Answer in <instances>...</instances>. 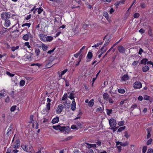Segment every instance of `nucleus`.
<instances>
[{
    "instance_id": "37",
    "label": "nucleus",
    "mask_w": 153,
    "mask_h": 153,
    "mask_svg": "<svg viewBox=\"0 0 153 153\" xmlns=\"http://www.w3.org/2000/svg\"><path fill=\"white\" fill-rule=\"evenodd\" d=\"M31 24L30 23H26L24 24H23L22 25V27H24L25 26H27L28 27H30Z\"/></svg>"
},
{
    "instance_id": "25",
    "label": "nucleus",
    "mask_w": 153,
    "mask_h": 153,
    "mask_svg": "<svg viewBox=\"0 0 153 153\" xmlns=\"http://www.w3.org/2000/svg\"><path fill=\"white\" fill-rule=\"evenodd\" d=\"M94 99H92L89 101L88 103V105L90 107H91L93 106L94 104Z\"/></svg>"
},
{
    "instance_id": "32",
    "label": "nucleus",
    "mask_w": 153,
    "mask_h": 153,
    "mask_svg": "<svg viewBox=\"0 0 153 153\" xmlns=\"http://www.w3.org/2000/svg\"><path fill=\"white\" fill-rule=\"evenodd\" d=\"M106 110L107 114L108 115H110V114H112V109H107Z\"/></svg>"
},
{
    "instance_id": "20",
    "label": "nucleus",
    "mask_w": 153,
    "mask_h": 153,
    "mask_svg": "<svg viewBox=\"0 0 153 153\" xmlns=\"http://www.w3.org/2000/svg\"><path fill=\"white\" fill-rule=\"evenodd\" d=\"M5 20V26L8 27L10 25V21L8 19H6Z\"/></svg>"
},
{
    "instance_id": "2",
    "label": "nucleus",
    "mask_w": 153,
    "mask_h": 153,
    "mask_svg": "<svg viewBox=\"0 0 153 153\" xmlns=\"http://www.w3.org/2000/svg\"><path fill=\"white\" fill-rule=\"evenodd\" d=\"M27 31V33L24 35L22 36V39L26 41H28L29 39L30 38H33V36L31 34V33Z\"/></svg>"
},
{
    "instance_id": "40",
    "label": "nucleus",
    "mask_w": 153,
    "mask_h": 153,
    "mask_svg": "<svg viewBox=\"0 0 153 153\" xmlns=\"http://www.w3.org/2000/svg\"><path fill=\"white\" fill-rule=\"evenodd\" d=\"M76 124L77 127H78L80 128H81L82 127V125L79 122H77Z\"/></svg>"
},
{
    "instance_id": "48",
    "label": "nucleus",
    "mask_w": 153,
    "mask_h": 153,
    "mask_svg": "<svg viewBox=\"0 0 153 153\" xmlns=\"http://www.w3.org/2000/svg\"><path fill=\"white\" fill-rule=\"evenodd\" d=\"M152 139H150L149 140H148L147 142V145H149L151 144L152 142Z\"/></svg>"
},
{
    "instance_id": "18",
    "label": "nucleus",
    "mask_w": 153,
    "mask_h": 153,
    "mask_svg": "<svg viewBox=\"0 0 153 153\" xmlns=\"http://www.w3.org/2000/svg\"><path fill=\"white\" fill-rule=\"evenodd\" d=\"M21 147L22 149L26 152H29L30 150V149H28L27 148V146L25 145H22L21 146Z\"/></svg>"
},
{
    "instance_id": "34",
    "label": "nucleus",
    "mask_w": 153,
    "mask_h": 153,
    "mask_svg": "<svg viewBox=\"0 0 153 153\" xmlns=\"http://www.w3.org/2000/svg\"><path fill=\"white\" fill-rule=\"evenodd\" d=\"M12 149V147L11 146L7 150L6 153H11Z\"/></svg>"
},
{
    "instance_id": "3",
    "label": "nucleus",
    "mask_w": 153,
    "mask_h": 153,
    "mask_svg": "<svg viewBox=\"0 0 153 153\" xmlns=\"http://www.w3.org/2000/svg\"><path fill=\"white\" fill-rule=\"evenodd\" d=\"M109 123L110 126L112 128L115 127L117 124L116 120L113 118L110 119L109 120Z\"/></svg>"
},
{
    "instance_id": "56",
    "label": "nucleus",
    "mask_w": 153,
    "mask_h": 153,
    "mask_svg": "<svg viewBox=\"0 0 153 153\" xmlns=\"http://www.w3.org/2000/svg\"><path fill=\"white\" fill-rule=\"evenodd\" d=\"M85 144L87 145H85L86 147L88 149L91 148V144H89L88 143H85Z\"/></svg>"
},
{
    "instance_id": "12",
    "label": "nucleus",
    "mask_w": 153,
    "mask_h": 153,
    "mask_svg": "<svg viewBox=\"0 0 153 153\" xmlns=\"http://www.w3.org/2000/svg\"><path fill=\"white\" fill-rule=\"evenodd\" d=\"M76 107V104L74 99L73 100L71 104V109L73 111L75 110Z\"/></svg>"
},
{
    "instance_id": "19",
    "label": "nucleus",
    "mask_w": 153,
    "mask_h": 153,
    "mask_svg": "<svg viewBox=\"0 0 153 153\" xmlns=\"http://www.w3.org/2000/svg\"><path fill=\"white\" fill-rule=\"evenodd\" d=\"M103 16L106 18L108 21H109L110 20L109 18V16L108 13L106 12H104Z\"/></svg>"
},
{
    "instance_id": "46",
    "label": "nucleus",
    "mask_w": 153,
    "mask_h": 153,
    "mask_svg": "<svg viewBox=\"0 0 153 153\" xmlns=\"http://www.w3.org/2000/svg\"><path fill=\"white\" fill-rule=\"evenodd\" d=\"M6 74L7 75L10 76V77L13 76L15 75L14 74H11L9 71H7L6 72Z\"/></svg>"
},
{
    "instance_id": "59",
    "label": "nucleus",
    "mask_w": 153,
    "mask_h": 153,
    "mask_svg": "<svg viewBox=\"0 0 153 153\" xmlns=\"http://www.w3.org/2000/svg\"><path fill=\"white\" fill-rule=\"evenodd\" d=\"M140 7L141 8L143 9L146 7V5L144 3L140 4Z\"/></svg>"
},
{
    "instance_id": "55",
    "label": "nucleus",
    "mask_w": 153,
    "mask_h": 153,
    "mask_svg": "<svg viewBox=\"0 0 153 153\" xmlns=\"http://www.w3.org/2000/svg\"><path fill=\"white\" fill-rule=\"evenodd\" d=\"M25 45L26 46H27V47L28 48H30L31 47L30 46L29 44V43L28 42H27L25 43Z\"/></svg>"
},
{
    "instance_id": "44",
    "label": "nucleus",
    "mask_w": 153,
    "mask_h": 153,
    "mask_svg": "<svg viewBox=\"0 0 153 153\" xmlns=\"http://www.w3.org/2000/svg\"><path fill=\"white\" fill-rule=\"evenodd\" d=\"M53 59L52 57L51 56L50 57L49 59H48V60H47L46 61H48V62H49V63H50L51 62L53 61Z\"/></svg>"
},
{
    "instance_id": "57",
    "label": "nucleus",
    "mask_w": 153,
    "mask_h": 153,
    "mask_svg": "<svg viewBox=\"0 0 153 153\" xmlns=\"http://www.w3.org/2000/svg\"><path fill=\"white\" fill-rule=\"evenodd\" d=\"M68 71V69H66L63 71H62L61 72V75H64L67 71Z\"/></svg>"
},
{
    "instance_id": "33",
    "label": "nucleus",
    "mask_w": 153,
    "mask_h": 153,
    "mask_svg": "<svg viewBox=\"0 0 153 153\" xmlns=\"http://www.w3.org/2000/svg\"><path fill=\"white\" fill-rule=\"evenodd\" d=\"M118 91L120 93L124 94L125 92V90L122 88H119L118 90Z\"/></svg>"
},
{
    "instance_id": "58",
    "label": "nucleus",
    "mask_w": 153,
    "mask_h": 153,
    "mask_svg": "<svg viewBox=\"0 0 153 153\" xmlns=\"http://www.w3.org/2000/svg\"><path fill=\"white\" fill-rule=\"evenodd\" d=\"M146 131L147 132V133H150L152 131V128L151 127L148 128L146 129Z\"/></svg>"
},
{
    "instance_id": "11",
    "label": "nucleus",
    "mask_w": 153,
    "mask_h": 153,
    "mask_svg": "<svg viewBox=\"0 0 153 153\" xmlns=\"http://www.w3.org/2000/svg\"><path fill=\"white\" fill-rule=\"evenodd\" d=\"M116 143L117 146L119 144H120V146H125L128 145V143L127 142L124 143L121 142H116Z\"/></svg>"
},
{
    "instance_id": "30",
    "label": "nucleus",
    "mask_w": 153,
    "mask_h": 153,
    "mask_svg": "<svg viewBox=\"0 0 153 153\" xmlns=\"http://www.w3.org/2000/svg\"><path fill=\"white\" fill-rule=\"evenodd\" d=\"M4 46L6 49H9L10 48V46L8 44L6 43H4L3 44Z\"/></svg>"
},
{
    "instance_id": "63",
    "label": "nucleus",
    "mask_w": 153,
    "mask_h": 153,
    "mask_svg": "<svg viewBox=\"0 0 153 153\" xmlns=\"http://www.w3.org/2000/svg\"><path fill=\"white\" fill-rule=\"evenodd\" d=\"M145 31V30H143L142 28H141L139 31V32L141 33V34H143L144 33Z\"/></svg>"
},
{
    "instance_id": "50",
    "label": "nucleus",
    "mask_w": 153,
    "mask_h": 153,
    "mask_svg": "<svg viewBox=\"0 0 153 153\" xmlns=\"http://www.w3.org/2000/svg\"><path fill=\"white\" fill-rule=\"evenodd\" d=\"M84 56L83 54H81L79 57L78 58V60L79 62H80L82 58Z\"/></svg>"
},
{
    "instance_id": "8",
    "label": "nucleus",
    "mask_w": 153,
    "mask_h": 153,
    "mask_svg": "<svg viewBox=\"0 0 153 153\" xmlns=\"http://www.w3.org/2000/svg\"><path fill=\"white\" fill-rule=\"evenodd\" d=\"M67 97L68 98H69L71 100H74V93H73L72 92L69 91L67 93Z\"/></svg>"
},
{
    "instance_id": "17",
    "label": "nucleus",
    "mask_w": 153,
    "mask_h": 153,
    "mask_svg": "<svg viewBox=\"0 0 153 153\" xmlns=\"http://www.w3.org/2000/svg\"><path fill=\"white\" fill-rule=\"evenodd\" d=\"M59 120V118L58 117H56L54 118L52 120V123L54 124L57 123Z\"/></svg>"
},
{
    "instance_id": "36",
    "label": "nucleus",
    "mask_w": 153,
    "mask_h": 153,
    "mask_svg": "<svg viewBox=\"0 0 153 153\" xmlns=\"http://www.w3.org/2000/svg\"><path fill=\"white\" fill-rule=\"evenodd\" d=\"M150 97L147 95H145L144 96V99L147 100H149V99Z\"/></svg>"
},
{
    "instance_id": "35",
    "label": "nucleus",
    "mask_w": 153,
    "mask_h": 153,
    "mask_svg": "<svg viewBox=\"0 0 153 153\" xmlns=\"http://www.w3.org/2000/svg\"><path fill=\"white\" fill-rule=\"evenodd\" d=\"M19 83L20 86H23L25 84V82L24 80H22L20 81Z\"/></svg>"
},
{
    "instance_id": "39",
    "label": "nucleus",
    "mask_w": 153,
    "mask_h": 153,
    "mask_svg": "<svg viewBox=\"0 0 153 153\" xmlns=\"http://www.w3.org/2000/svg\"><path fill=\"white\" fill-rule=\"evenodd\" d=\"M147 149V146H144L143 147L142 152L143 153H145Z\"/></svg>"
},
{
    "instance_id": "13",
    "label": "nucleus",
    "mask_w": 153,
    "mask_h": 153,
    "mask_svg": "<svg viewBox=\"0 0 153 153\" xmlns=\"http://www.w3.org/2000/svg\"><path fill=\"white\" fill-rule=\"evenodd\" d=\"M103 98L106 100H108L109 98V95L107 93H105L102 95Z\"/></svg>"
},
{
    "instance_id": "4",
    "label": "nucleus",
    "mask_w": 153,
    "mask_h": 153,
    "mask_svg": "<svg viewBox=\"0 0 153 153\" xmlns=\"http://www.w3.org/2000/svg\"><path fill=\"white\" fill-rule=\"evenodd\" d=\"M133 87L136 89L140 88L142 87V84L140 82L136 81L134 83Z\"/></svg>"
},
{
    "instance_id": "21",
    "label": "nucleus",
    "mask_w": 153,
    "mask_h": 153,
    "mask_svg": "<svg viewBox=\"0 0 153 153\" xmlns=\"http://www.w3.org/2000/svg\"><path fill=\"white\" fill-rule=\"evenodd\" d=\"M148 60L147 59H143L140 62V64H143L145 65H146V64H147V62Z\"/></svg>"
},
{
    "instance_id": "38",
    "label": "nucleus",
    "mask_w": 153,
    "mask_h": 153,
    "mask_svg": "<svg viewBox=\"0 0 153 153\" xmlns=\"http://www.w3.org/2000/svg\"><path fill=\"white\" fill-rule=\"evenodd\" d=\"M67 93H65L64 94L63 96L62 97V100H65L67 98Z\"/></svg>"
},
{
    "instance_id": "28",
    "label": "nucleus",
    "mask_w": 153,
    "mask_h": 153,
    "mask_svg": "<svg viewBox=\"0 0 153 153\" xmlns=\"http://www.w3.org/2000/svg\"><path fill=\"white\" fill-rule=\"evenodd\" d=\"M93 56V54L91 52L89 51L87 54V57L89 59H91Z\"/></svg>"
},
{
    "instance_id": "23",
    "label": "nucleus",
    "mask_w": 153,
    "mask_h": 153,
    "mask_svg": "<svg viewBox=\"0 0 153 153\" xmlns=\"http://www.w3.org/2000/svg\"><path fill=\"white\" fill-rule=\"evenodd\" d=\"M62 126H60V125H58L57 126H52L53 128L56 130H58L61 131V130L60 129L61 128Z\"/></svg>"
},
{
    "instance_id": "10",
    "label": "nucleus",
    "mask_w": 153,
    "mask_h": 153,
    "mask_svg": "<svg viewBox=\"0 0 153 153\" xmlns=\"http://www.w3.org/2000/svg\"><path fill=\"white\" fill-rule=\"evenodd\" d=\"M60 129L61 130V131H65V132H68L70 131V129L69 127L62 126Z\"/></svg>"
},
{
    "instance_id": "49",
    "label": "nucleus",
    "mask_w": 153,
    "mask_h": 153,
    "mask_svg": "<svg viewBox=\"0 0 153 153\" xmlns=\"http://www.w3.org/2000/svg\"><path fill=\"white\" fill-rule=\"evenodd\" d=\"M89 25H88L86 24H84L82 27L83 29H85L87 28Z\"/></svg>"
},
{
    "instance_id": "22",
    "label": "nucleus",
    "mask_w": 153,
    "mask_h": 153,
    "mask_svg": "<svg viewBox=\"0 0 153 153\" xmlns=\"http://www.w3.org/2000/svg\"><path fill=\"white\" fill-rule=\"evenodd\" d=\"M149 69V67L147 65H145L142 68V70L143 72H146Z\"/></svg>"
},
{
    "instance_id": "62",
    "label": "nucleus",
    "mask_w": 153,
    "mask_h": 153,
    "mask_svg": "<svg viewBox=\"0 0 153 153\" xmlns=\"http://www.w3.org/2000/svg\"><path fill=\"white\" fill-rule=\"evenodd\" d=\"M14 94H15V92H14V91H12L10 93V95L13 98H14Z\"/></svg>"
},
{
    "instance_id": "64",
    "label": "nucleus",
    "mask_w": 153,
    "mask_h": 153,
    "mask_svg": "<svg viewBox=\"0 0 153 153\" xmlns=\"http://www.w3.org/2000/svg\"><path fill=\"white\" fill-rule=\"evenodd\" d=\"M153 149H149L148 150L147 153H153Z\"/></svg>"
},
{
    "instance_id": "31",
    "label": "nucleus",
    "mask_w": 153,
    "mask_h": 153,
    "mask_svg": "<svg viewBox=\"0 0 153 153\" xmlns=\"http://www.w3.org/2000/svg\"><path fill=\"white\" fill-rule=\"evenodd\" d=\"M51 103H48L46 105V111L48 112V111L50 109Z\"/></svg>"
},
{
    "instance_id": "45",
    "label": "nucleus",
    "mask_w": 153,
    "mask_h": 153,
    "mask_svg": "<svg viewBox=\"0 0 153 153\" xmlns=\"http://www.w3.org/2000/svg\"><path fill=\"white\" fill-rule=\"evenodd\" d=\"M125 123V122L124 121H122L119 122L118 123V124L120 126H123Z\"/></svg>"
},
{
    "instance_id": "14",
    "label": "nucleus",
    "mask_w": 153,
    "mask_h": 153,
    "mask_svg": "<svg viewBox=\"0 0 153 153\" xmlns=\"http://www.w3.org/2000/svg\"><path fill=\"white\" fill-rule=\"evenodd\" d=\"M129 78V76L127 74H124L121 78V80L122 81H126Z\"/></svg>"
},
{
    "instance_id": "1",
    "label": "nucleus",
    "mask_w": 153,
    "mask_h": 153,
    "mask_svg": "<svg viewBox=\"0 0 153 153\" xmlns=\"http://www.w3.org/2000/svg\"><path fill=\"white\" fill-rule=\"evenodd\" d=\"M20 143L19 139L17 137L15 142L11 145L12 148L14 149H18L20 146Z\"/></svg>"
},
{
    "instance_id": "43",
    "label": "nucleus",
    "mask_w": 153,
    "mask_h": 153,
    "mask_svg": "<svg viewBox=\"0 0 153 153\" xmlns=\"http://www.w3.org/2000/svg\"><path fill=\"white\" fill-rule=\"evenodd\" d=\"M126 128L125 126H123L122 127H121L119 128V129L117 131L118 132H121L123 130Z\"/></svg>"
},
{
    "instance_id": "51",
    "label": "nucleus",
    "mask_w": 153,
    "mask_h": 153,
    "mask_svg": "<svg viewBox=\"0 0 153 153\" xmlns=\"http://www.w3.org/2000/svg\"><path fill=\"white\" fill-rule=\"evenodd\" d=\"M17 149H12L11 153H17L19 152L18 150H17Z\"/></svg>"
},
{
    "instance_id": "6",
    "label": "nucleus",
    "mask_w": 153,
    "mask_h": 153,
    "mask_svg": "<svg viewBox=\"0 0 153 153\" xmlns=\"http://www.w3.org/2000/svg\"><path fill=\"white\" fill-rule=\"evenodd\" d=\"M64 108V106L62 104H60L59 105L56 110V113L58 114L62 112Z\"/></svg>"
},
{
    "instance_id": "15",
    "label": "nucleus",
    "mask_w": 153,
    "mask_h": 153,
    "mask_svg": "<svg viewBox=\"0 0 153 153\" xmlns=\"http://www.w3.org/2000/svg\"><path fill=\"white\" fill-rule=\"evenodd\" d=\"M39 37L41 41L44 42H45L46 36L44 34H40L39 35Z\"/></svg>"
},
{
    "instance_id": "24",
    "label": "nucleus",
    "mask_w": 153,
    "mask_h": 153,
    "mask_svg": "<svg viewBox=\"0 0 153 153\" xmlns=\"http://www.w3.org/2000/svg\"><path fill=\"white\" fill-rule=\"evenodd\" d=\"M53 39V38L52 36H46L45 42H51Z\"/></svg>"
},
{
    "instance_id": "29",
    "label": "nucleus",
    "mask_w": 153,
    "mask_h": 153,
    "mask_svg": "<svg viewBox=\"0 0 153 153\" xmlns=\"http://www.w3.org/2000/svg\"><path fill=\"white\" fill-rule=\"evenodd\" d=\"M45 63H46L45 67L46 68H50L52 65L51 64L50 65V63H49V62H48V61H45Z\"/></svg>"
},
{
    "instance_id": "60",
    "label": "nucleus",
    "mask_w": 153,
    "mask_h": 153,
    "mask_svg": "<svg viewBox=\"0 0 153 153\" xmlns=\"http://www.w3.org/2000/svg\"><path fill=\"white\" fill-rule=\"evenodd\" d=\"M139 62L138 61H134L132 63V65L133 66H136Z\"/></svg>"
},
{
    "instance_id": "41",
    "label": "nucleus",
    "mask_w": 153,
    "mask_h": 153,
    "mask_svg": "<svg viewBox=\"0 0 153 153\" xmlns=\"http://www.w3.org/2000/svg\"><path fill=\"white\" fill-rule=\"evenodd\" d=\"M73 137L69 136L67 138L64 139L63 141H67L71 140L72 138Z\"/></svg>"
},
{
    "instance_id": "7",
    "label": "nucleus",
    "mask_w": 153,
    "mask_h": 153,
    "mask_svg": "<svg viewBox=\"0 0 153 153\" xmlns=\"http://www.w3.org/2000/svg\"><path fill=\"white\" fill-rule=\"evenodd\" d=\"M79 25H77L75 27L72 28V31L75 34H78L79 33Z\"/></svg>"
},
{
    "instance_id": "5",
    "label": "nucleus",
    "mask_w": 153,
    "mask_h": 153,
    "mask_svg": "<svg viewBox=\"0 0 153 153\" xmlns=\"http://www.w3.org/2000/svg\"><path fill=\"white\" fill-rule=\"evenodd\" d=\"M10 17V15L7 12H3L1 14V18L2 19L5 20L7 19Z\"/></svg>"
},
{
    "instance_id": "54",
    "label": "nucleus",
    "mask_w": 153,
    "mask_h": 153,
    "mask_svg": "<svg viewBox=\"0 0 153 153\" xmlns=\"http://www.w3.org/2000/svg\"><path fill=\"white\" fill-rule=\"evenodd\" d=\"M137 105L136 104H134L132 105L131 108V109H132V110H133L135 108H136L137 107Z\"/></svg>"
},
{
    "instance_id": "47",
    "label": "nucleus",
    "mask_w": 153,
    "mask_h": 153,
    "mask_svg": "<svg viewBox=\"0 0 153 153\" xmlns=\"http://www.w3.org/2000/svg\"><path fill=\"white\" fill-rule=\"evenodd\" d=\"M140 16V14L138 13H135L134 15V18H138Z\"/></svg>"
},
{
    "instance_id": "52",
    "label": "nucleus",
    "mask_w": 153,
    "mask_h": 153,
    "mask_svg": "<svg viewBox=\"0 0 153 153\" xmlns=\"http://www.w3.org/2000/svg\"><path fill=\"white\" fill-rule=\"evenodd\" d=\"M110 42V40H109V39H107L106 40H105L104 45H107L109 42Z\"/></svg>"
},
{
    "instance_id": "53",
    "label": "nucleus",
    "mask_w": 153,
    "mask_h": 153,
    "mask_svg": "<svg viewBox=\"0 0 153 153\" xmlns=\"http://www.w3.org/2000/svg\"><path fill=\"white\" fill-rule=\"evenodd\" d=\"M16 106H13L10 108V110L11 111H14L16 108Z\"/></svg>"
},
{
    "instance_id": "42",
    "label": "nucleus",
    "mask_w": 153,
    "mask_h": 153,
    "mask_svg": "<svg viewBox=\"0 0 153 153\" xmlns=\"http://www.w3.org/2000/svg\"><path fill=\"white\" fill-rule=\"evenodd\" d=\"M104 46H103L101 49L100 51H101V53L103 54L104 52H105L106 51V49H104Z\"/></svg>"
},
{
    "instance_id": "16",
    "label": "nucleus",
    "mask_w": 153,
    "mask_h": 153,
    "mask_svg": "<svg viewBox=\"0 0 153 153\" xmlns=\"http://www.w3.org/2000/svg\"><path fill=\"white\" fill-rule=\"evenodd\" d=\"M13 124H11L10 125V126L8 129L7 132V134L8 136H9V135L10 134V132L13 129Z\"/></svg>"
},
{
    "instance_id": "26",
    "label": "nucleus",
    "mask_w": 153,
    "mask_h": 153,
    "mask_svg": "<svg viewBox=\"0 0 153 153\" xmlns=\"http://www.w3.org/2000/svg\"><path fill=\"white\" fill-rule=\"evenodd\" d=\"M42 47L43 50L45 51L48 50V47L47 45H46L45 44H42Z\"/></svg>"
},
{
    "instance_id": "61",
    "label": "nucleus",
    "mask_w": 153,
    "mask_h": 153,
    "mask_svg": "<svg viewBox=\"0 0 153 153\" xmlns=\"http://www.w3.org/2000/svg\"><path fill=\"white\" fill-rule=\"evenodd\" d=\"M96 143L98 146H100L101 145V141L100 140H97Z\"/></svg>"
},
{
    "instance_id": "9",
    "label": "nucleus",
    "mask_w": 153,
    "mask_h": 153,
    "mask_svg": "<svg viewBox=\"0 0 153 153\" xmlns=\"http://www.w3.org/2000/svg\"><path fill=\"white\" fill-rule=\"evenodd\" d=\"M117 49L120 53H125V48L121 45L118 46L117 47Z\"/></svg>"
},
{
    "instance_id": "27",
    "label": "nucleus",
    "mask_w": 153,
    "mask_h": 153,
    "mask_svg": "<svg viewBox=\"0 0 153 153\" xmlns=\"http://www.w3.org/2000/svg\"><path fill=\"white\" fill-rule=\"evenodd\" d=\"M40 53V51L39 49H35V53L36 55V56H38L39 55Z\"/></svg>"
}]
</instances>
